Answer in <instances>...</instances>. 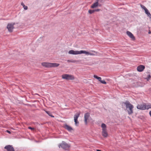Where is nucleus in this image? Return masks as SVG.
<instances>
[{
    "instance_id": "nucleus-1",
    "label": "nucleus",
    "mask_w": 151,
    "mask_h": 151,
    "mask_svg": "<svg viewBox=\"0 0 151 151\" xmlns=\"http://www.w3.org/2000/svg\"><path fill=\"white\" fill-rule=\"evenodd\" d=\"M122 105H126V110L127 111L128 114L130 115L133 113V109L134 108V106L132 104L128 101H126L125 102H122Z\"/></svg>"
},
{
    "instance_id": "nucleus-2",
    "label": "nucleus",
    "mask_w": 151,
    "mask_h": 151,
    "mask_svg": "<svg viewBox=\"0 0 151 151\" xmlns=\"http://www.w3.org/2000/svg\"><path fill=\"white\" fill-rule=\"evenodd\" d=\"M58 147L59 148L61 147L63 149L66 150H68L70 146L65 142L62 141V143L58 145Z\"/></svg>"
},
{
    "instance_id": "nucleus-3",
    "label": "nucleus",
    "mask_w": 151,
    "mask_h": 151,
    "mask_svg": "<svg viewBox=\"0 0 151 151\" xmlns=\"http://www.w3.org/2000/svg\"><path fill=\"white\" fill-rule=\"evenodd\" d=\"M62 78L65 79L67 80H73L75 79L73 75L68 74H64L62 76Z\"/></svg>"
},
{
    "instance_id": "nucleus-4",
    "label": "nucleus",
    "mask_w": 151,
    "mask_h": 151,
    "mask_svg": "<svg viewBox=\"0 0 151 151\" xmlns=\"http://www.w3.org/2000/svg\"><path fill=\"white\" fill-rule=\"evenodd\" d=\"M15 24L14 22L12 23H9L7 26L6 28L8 29V30L10 32H12L13 31V29L14 28V26Z\"/></svg>"
},
{
    "instance_id": "nucleus-5",
    "label": "nucleus",
    "mask_w": 151,
    "mask_h": 151,
    "mask_svg": "<svg viewBox=\"0 0 151 151\" xmlns=\"http://www.w3.org/2000/svg\"><path fill=\"white\" fill-rule=\"evenodd\" d=\"M137 109L144 110L146 109V106L145 104L144 103L143 104H138L137 106Z\"/></svg>"
},
{
    "instance_id": "nucleus-6",
    "label": "nucleus",
    "mask_w": 151,
    "mask_h": 151,
    "mask_svg": "<svg viewBox=\"0 0 151 151\" xmlns=\"http://www.w3.org/2000/svg\"><path fill=\"white\" fill-rule=\"evenodd\" d=\"M4 148L7 151H15L14 148L12 145H6L4 147Z\"/></svg>"
},
{
    "instance_id": "nucleus-7",
    "label": "nucleus",
    "mask_w": 151,
    "mask_h": 151,
    "mask_svg": "<svg viewBox=\"0 0 151 151\" xmlns=\"http://www.w3.org/2000/svg\"><path fill=\"white\" fill-rule=\"evenodd\" d=\"M89 116H90V114L89 113H88V112L84 114V121L85 122L86 125H87V120L88 119Z\"/></svg>"
},
{
    "instance_id": "nucleus-8",
    "label": "nucleus",
    "mask_w": 151,
    "mask_h": 151,
    "mask_svg": "<svg viewBox=\"0 0 151 151\" xmlns=\"http://www.w3.org/2000/svg\"><path fill=\"white\" fill-rule=\"evenodd\" d=\"M145 67L144 65H140L137 67V70L139 72H141L143 71L145 69Z\"/></svg>"
},
{
    "instance_id": "nucleus-9",
    "label": "nucleus",
    "mask_w": 151,
    "mask_h": 151,
    "mask_svg": "<svg viewBox=\"0 0 151 151\" xmlns=\"http://www.w3.org/2000/svg\"><path fill=\"white\" fill-rule=\"evenodd\" d=\"M80 51H74L73 50H69L68 52V53L69 54L72 55H77L80 54Z\"/></svg>"
},
{
    "instance_id": "nucleus-10",
    "label": "nucleus",
    "mask_w": 151,
    "mask_h": 151,
    "mask_svg": "<svg viewBox=\"0 0 151 151\" xmlns=\"http://www.w3.org/2000/svg\"><path fill=\"white\" fill-rule=\"evenodd\" d=\"M63 127L65 129L69 132H71L72 130H73V129L71 127L67 124H65Z\"/></svg>"
},
{
    "instance_id": "nucleus-11",
    "label": "nucleus",
    "mask_w": 151,
    "mask_h": 151,
    "mask_svg": "<svg viewBox=\"0 0 151 151\" xmlns=\"http://www.w3.org/2000/svg\"><path fill=\"white\" fill-rule=\"evenodd\" d=\"M43 67L46 68H51V63L47 62H43L41 64Z\"/></svg>"
},
{
    "instance_id": "nucleus-12",
    "label": "nucleus",
    "mask_w": 151,
    "mask_h": 151,
    "mask_svg": "<svg viewBox=\"0 0 151 151\" xmlns=\"http://www.w3.org/2000/svg\"><path fill=\"white\" fill-rule=\"evenodd\" d=\"M126 33L127 35L129 36L130 37L132 38V40H135V37L134 36L133 34L130 32L127 31V32Z\"/></svg>"
},
{
    "instance_id": "nucleus-13",
    "label": "nucleus",
    "mask_w": 151,
    "mask_h": 151,
    "mask_svg": "<svg viewBox=\"0 0 151 151\" xmlns=\"http://www.w3.org/2000/svg\"><path fill=\"white\" fill-rule=\"evenodd\" d=\"M102 134L103 136L104 137H106L108 135V134L107 132V129L102 130Z\"/></svg>"
},
{
    "instance_id": "nucleus-14",
    "label": "nucleus",
    "mask_w": 151,
    "mask_h": 151,
    "mask_svg": "<svg viewBox=\"0 0 151 151\" xmlns=\"http://www.w3.org/2000/svg\"><path fill=\"white\" fill-rule=\"evenodd\" d=\"M84 53L86 55H92V53H90L89 52H87L85 50H81L80 51V54Z\"/></svg>"
},
{
    "instance_id": "nucleus-15",
    "label": "nucleus",
    "mask_w": 151,
    "mask_h": 151,
    "mask_svg": "<svg viewBox=\"0 0 151 151\" xmlns=\"http://www.w3.org/2000/svg\"><path fill=\"white\" fill-rule=\"evenodd\" d=\"M99 2L96 1V2L94 3L91 6V8L92 9H93L97 7L98 6Z\"/></svg>"
},
{
    "instance_id": "nucleus-16",
    "label": "nucleus",
    "mask_w": 151,
    "mask_h": 151,
    "mask_svg": "<svg viewBox=\"0 0 151 151\" xmlns=\"http://www.w3.org/2000/svg\"><path fill=\"white\" fill-rule=\"evenodd\" d=\"M60 64L56 63H51V67H56L58 66Z\"/></svg>"
},
{
    "instance_id": "nucleus-17",
    "label": "nucleus",
    "mask_w": 151,
    "mask_h": 151,
    "mask_svg": "<svg viewBox=\"0 0 151 151\" xmlns=\"http://www.w3.org/2000/svg\"><path fill=\"white\" fill-rule=\"evenodd\" d=\"M80 113H77L75 114L74 116V120H78V119L80 116Z\"/></svg>"
},
{
    "instance_id": "nucleus-18",
    "label": "nucleus",
    "mask_w": 151,
    "mask_h": 151,
    "mask_svg": "<svg viewBox=\"0 0 151 151\" xmlns=\"http://www.w3.org/2000/svg\"><path fill=\"white\" fill-rule=\"evenodd\" d=\"M101 127L102 128V130L106 129V126L104 123L101 124Z\"/></svg>"
},
{
    "instance_id": "nucleus-19",
    "label": "nucleus",
    "mask_w": 151,
    "mask_h": 151,
    "mask_svg": "<svg viewBox=\"0 0 151 151\" xmlns=\"http://www.w3.org/2000/svg\"><path fill=\"white\" fill-rule=\"evenodd\" d=\"M45 112L50 116L52 117H54V116H53L51 112L49 111H45Z\"/></svg>"
},
{
    "instance_id": "nucleus-20",
    "label": "nucleus",
    "mask_w": 151,
    "mask_h": 151,
    "mask_svg": "<svg viewBox=\"0 0 151 151\" xmlns=\"http://www.w3.org/2000/svg\"><path fill=\"white\" fill-rule=\"evenodd\" d=\"M145 13L147 15V16L150 18H151V14L149 12L148 9L145 11Z\"/></svg>"
},
{
    "instance_id": "nucleus-21",
    "label": "nucleus",
    "mask_w": 151,
    "mask_h": 151,
    "mask_svg": "<svg viewBox=\"0 0 151 151\" xmlns=\"http://www.w3.org/2000/svg\"><path fill=\"white\" fill-rule=\"evenodd\" d=\"M21 5L23 6L24 9L25 10H27V6H25L23 2L21 3Z\"/></svg>"
},
{
    "instance_id": "nucleus-22",
    "label": "nucleus",
    "mask_w": 151,
    "mask_h": 151,
    "mask_svg": "<svg viewBox=\"0 0 151 151\" xmlns=\"http://www.w3.org/2000/svg\"><path fill=\"white\" fill-rule=\"evenodd\" d=\"M95 12L94 10L90 9L88 11V12L90 14H91Z\"/></svg>"
},
{
    "instance_id": "nucleus-23",
    "label": "nucleus",
    "mask_w": 151,
    "mask_h": 151,
    "mask_svg": "<svg viewBox=\"0 0 151 151\" xmlns=\"http://www.w3.org/2000/svg\"><path fill=\"white\" fill-rule=\"evenodd\" d=\"M138 119H139L142 120H143L145 119V117L143 116H139L137 117Z\"/></svg>"
},
{
    "instance_id": "nucleus-24",
    "label": "nucleus",
    "mask_w": 151,
    "mask_h": 151,
    "mask_svg": "<svg viewBox=\"0 0 151 151\" xmlns=\"http://www.w3.org/2000/svg\"><path fill=\"white\" fill-rule=\"evenodd\" d=\"M151 77V76L150 74L148 75L147 78H145V79H146L147 81H149L150 79V78Z\"/></svg>"
},
{
    "instance_id": "nucleus-25",
    "label": "nucleus",
    "mask_w": 151,
    "mask_h": 151,
    "mask_svg": "<svg viewBox=\"0 0 151 151\" xmlns=\"http://www.w3.org/2000/svg\"><path fill=\"white\" fill-rule=\"evenodd\" d=\"M140 6L145 11L146 10H147V9L144 6V5L141 4Z\"/></svg>"
},
{
    "instance_id": "nucleus-26",
    "label": "nucleus",
    "mask_w": 151,
    "mask_h": 151,
    "mask_svg": "<svg viewBox=\"0 0 151 151\" xmlns=\"http://www.w3.org/2000/svg\"><path fill=\"white\" fill-rule=\"evenodd\" d=\"M74 122H75V124L77 126L78 125H77V124H79V122L78 121V120H74Z\"/></svg>"
},
{
    "instance_id": "nucleus-27",
    "label": "nucleus",
    "mask_w": 151,
    "mask_h": 151,
    "mask_svg": "<svg viewBox=\"0 0 151 151\" xmlns=\"http://www.w3.org/2000/svg\"><path fill=\"white\" fill-rule=\"evenodd\" d=\"M96 1H98L99 3H103L104 1V0H96Z\"/></svg>"
},
{
    "instance_id": "nucleus-28",
    "label": "nucleus",
    "mask_w": 151,
    "mask_h": 151,
    "mask_svg": "<svg viewBox=\"0 0 151 151\" xmlns=\"http://www.w3.org/2000/svg\"><path fill=\"white\" fill-rule=\"evenodd\" d=\"M101 83L104 84H106V82L104 80H101L100 82Z\"/></svg>"
},
{
    "instance_id": "nucleus-29",
    "label": "nucleus",
    "mask_w": 151,
    "mask_h": 151,
    "mask_svg": "<svg viewBox=\"0 0 151 151\" xmlns=\"http://www.w3.org/2000/svg\"><path fill=\"white\" fill-rule=\"evenodd\" d=\"M28 128L29 129H31L32 130H35V128L34 127H28Z\"/></svg>"
},
{
    "instance_id": "nucleus-30",
    "label": "nucleus",
    "mask_w": 151,
    "mask_h": 151,
    "mask_svg": "<svg viewBox=\"0 0 151 151\" xmlns=\"http://www.w3.org/2000/svg\"><path fill=\"white\" fill-rule=\"evenodd\" d=\"M93 77L95 78L96 79H97L98 78V77H99L98 76H97L96 75H94L93 76Z\"/></svg>"
},
{
    "instance_id": "nucleus-31",
    "label": "nucleus",
    "mask_w": 151,
    "mask_h": 151,
    "mask_svg": "<svg viewBox=\"0 0 151 151\" xmlns=\"http://www.w3.org/2000/svg\"><path fill=\"white\" fill-rule=\"evenodd\" d=\"M100 82H101V78L100 77H99L97 79Z\"/></svg>"
},
{
    "instance_id": "nucleus-32",
    "label": "nucleus",
    "mask_w": 151,
    "mask_h": 151,
    "mask_svg": "<svg viewBox=\"0 0 151 151\" xmlns=\"http://www.w3.org/2000/svg\"><path fill=\"white\" fill-rule=\"evenodd\" d=\"M100 82H101V78L100 77H99L97 79Z\"/></svg>"
},
{
    "instance_id": "nucleus-33",
    "label": "nucleus",
    "mask_w": 151,
    "mask_h": 151,
    "mask_svg": "<svg viewBox=\"0 0 151 151\" xmlns=\"http://www.w3.org/2000/svg\"><path fill=\"white\" fill-rule=\"evenodd\" d=\"M100 10V9H94L95 12H99Z\"/></svg>"
},
{
    "instance_id": "nucleus-34",
    "label": "nucleus",
    "mask_w": 151,
    "mask_h": 151,
    "mask_svg": "<svg viewBox=\"0 0 151 151\" xmlns=\"http://www.w3.org/2000/svg\"><path fill=\"white\" fill-rule=\"evenodd\" d=\"M150 108V106L149 105H147V106L146 107V109H148L149 108Z\"/></svg>"
},
{
    "instance_id": "nucleus-35",
    "label": "nucleus",
    "mask_w": 151,
    "mask_h": 151,
    "mask_svg": "<svg viewBox=\"0 0 151 151\" xmlns=\"http://www.w3.org/2000/svg\"><path fill=\"white\" fill-rule=\"evenodd\" d=\"M6 132L8 133L9 134H11V132L10 131H9V130H7L6 131Z\"/></svg>"
},
{
    "instance_id": "nucleus-36",
    "label": "nucleus",
    "mask_w": 151,
    "mask_h": 151,
    "mask_svg": "<svg viewBox=\"0 0 151 151\" xmlns=\"http://www.w3.org/2000/svg\"><path fill=\"white\" fill-rule=\"evenodd\" d=\"M102 6V5L101 4L99 3V5H98V6Z\"/></svg>"
},
{
    "instance_id": "nucleus-37",
    "label": "nucleus",
    "mask_w": 151,
    "mask_h": 151,
    "mask_svg": "<svg viewBox=\"0 0 151 151\" xmlns=\"http://www.w3.org/2000/svg\"><path fill=\"white\" fill-rule=\"evenodd\" d=\"M67 62H72V61H71V60H68Z\"/></svg>"
},
{
    "instance_id": "nucleus-38",
    "label": "nucleus",
    "mask_w": 151,
    "mask_h": 151,
    "mask_svg": "<svg viewBox=\"0 0 151 151\" xmlns=\"http://www.w3.org/2000/svg\"><path fill=\"white\" fill-rule=\"evenodd\" d=\"M149 114H150V116H151V111H150Z\"/></svg>"
},
{
    "instance_id": "nucleus-39",
    "label": "nucleus",
    "mask_w": 151,
    "mask_h": 151,
    "mask_svg": "<svg viewBox=\"0 0 151 151\" xmlns=\"http://www.w3.org/2000/svg\"><path fill=\"white\" fill-rule=\"evenodd\" d=\"M96 151H101V150H96Z\"/></svg>"
},
{
    "instance_id": "nucleus-40",
    "label": "nucleus",
    "mask_w": 151,
    "mask_h": 151,
    "mask_svg": "<svg viewBox=\"0 0 151 151\" xmlns=\"http://www.w3.org/2000/svg\"><path fill=\"white\" fill-rule=\"evenodd\" d=\"M149 34H150V33H151V32L150 31L149 32H148Z\"/></svg>"
},
{
    "instance_id": "nucleus-41",
    "label": "nucleus",
    "mask_w": 151,
    "mask_h": 151,
    "mask_svg": "<svg viewBox=\"0 0 151 151\" xmlns=\"http://www.w3.org/2000/svg\"><path fill=\"white\" fill-rule=\"evenodd\" d=\"M151 106L150 107V108H151V105H150Z\"/></svg>"
}]
</instances>
